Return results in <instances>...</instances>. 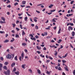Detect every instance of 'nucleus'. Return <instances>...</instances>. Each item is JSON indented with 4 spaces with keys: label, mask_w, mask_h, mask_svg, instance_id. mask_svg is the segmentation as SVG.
Segmentation results:
<instances>
[{
    "label": "nucleus",
    "mask_w": 75,
    "mask_h": 75,
    "mask_svg": "<svg viewBox=\"0 0 75 75\" xmlns=\"http://www.w3.org/2000/svg\"><path fill=\"white\" fill-rule=\"evenodd\" d=\"M24 53H22L21 54V56H20L19 58V60L21 61V58H22V59H23V58L24 57Z\"/></svg>",
    "instance_id": "nucleus-1"
},
{
    "label": "nucleus",
    "mask_w": 75,
    "mask_h": 75,
    "mask_svg": "<svg viewBox=\"0 0 75 75\" xmlns=\"http://www.w3.org/2000/svg\"><path fill=\"white\" fill-rule=\"evenodd\" d=\"M4 72L6 75H10V71L9 70H7L6 71H4Z\"/></svg>",
    "instance_id": "nucleus-2"
},
{
    "label": "nucleus",
    "mask_w": 75,
    "mask_h": 75,
    "mask_svg": "<svg viewBox=\"0 0 75 75\" xmlns=\"http://www.w3.org/2000/svg\"><path fill=\"white\" fill-rule=\"evenodd\" d=\"M6 58H8L9 59H10L11 58V55H10V54H8V55L6 56Z\"/></svg>",
    "instance_id": "nucleus-3"
},
{
    "label": "nucleus",
    "mask_w": 75,
    "mask_h": 75,
    "mask_svg": "<svg viewBox=\"0 0 75 75\" xmlns=\"http://www.w3.org/2000/svg\"><path fill=\"white\" fill-rule=\"evenodd\" d=\"M68 30L70 31V30H73V28H72L71 26H69L68 28Z\"/></svg>",
    "instance_id": "nucleus-4"
},
{
    "label": "nucleus",
    "mask_w": 75,
    "mask_h": 75,
    "mask_svg": "<svg viewBox=\"0 0 75 75\" xmlns=\"http://www.w3.org/2000/svg\"><path fill=\"white\" fill-rule=\"evenodd\" d=\"M65 67H64V69H65V71H68V67L66 65H65Z\"/></svg>",
    "instance_id": "nucleus-5"
},
{
    "label": "nucleus",
    "mask_w": 75,
    "mask_h": 75,
    "mask_svg": "<svg viewBox=\"0 0 75 75\" xmlns=\"http://www.w3.org/2000/svg\"><path fill=\"white\" fill-rule=\"evenodd\" d=\"M15 65H16V63L15 62L13 63L11 65V67H13L14 66H15Z\"/></svg>",
    "instance_id": "nucleus-6"
},
{
    "label": "nucleus",
    "mask_w": 75,
    "mask_h": 75,
    "mask_svg": "<svg viewBox=\"0 0 75 75\" xmlns=\"http://www.w3.org/2000/svg\"><path fill=\"white\" fill-rule=\"evenodd\" d=\"M25 64H23L22 65L21 67L23 69H25Z\"/></svg>",
    "instance_id": "nucleus-7"
},
{
    "label": "nucleus",
    "mask_w": 75,
    "mask_h": 75,
    "mask_svg": "<svg viewBox=\"0 0 75 75\" xmlns=\"http://www.w3.org/2000/svg\"><path fill=\"white\" fill-rule=\"evenodd\" d=\"M3 68L5 70H7V67L6 66H4L3 67Z\"/></svg>",
    "instance_id": "nucleus-8"
},
{
    "label": "nucleus",
    "mask_w": 75,
    "mask_h": 75,
    "mask_svg": "<svg viewBox=\"0 0 75 75\" xmlns=\"http://www.w3.org/2000/svg\"><path fill=\"white\" fill-rule=\"evenodd\" d=\"M22 35H23H23H24L25 34V32H24V31L23 30H22Z\"/></svg>",
    "instance_id": "nucleus-9"
},
{
    "label": "nucleus",
    "mask_w": 75,
    "mask_h": 75,
    "mask_svg": "<svg viewBox=\"0 0 75 75\" xmlns=\"http://www.w3.org/2000/svg\"><path fill=\"white\" fill-rule=\"evenodd\" d=\"M30 39L32 40H34V41H35L36 40V39L35 38H30Z\"/></svg>",
    "instance_id": "nucleus-10"
},
{
    "label": "nucleus",
    "mask_w": 75,
    "mask_h": 75,
    "mask_svg": "<svg viewBox=\"0 0 75 75\" xmlns=\"http://www.w3.org/2000/svg\"><path fill=\"white\" fill-rule=\"evenodd\" d=\"M22 4H25V3H26V1H22Z\"/></svg>",
    "instance_id": "nucleus-11"
},
{
    "label": "nucleus",
    "mask_w": 75,
    "mask_h": 75,
    "mask_svg": "<svg viewBox=\"0 0 75 75\" xmlns=\"http://www.w3.org/2000/svg\"><path fill=\"white\" fill-rule=\"evenodd\" d=\"M37 49L38 50H40V49L41 48V47H39V46H38L36 47Z\"/></svg>",
    "instance_id": "nucleus-12"
},
{
    "label": "nucleus",
    "mask_w": 75,
    "mask_h": 75,
    "mask_svg": "<svg viewBox=\"0 0 75 75\" xmlns=\"http://www.w3.org/2000/svg\"><path fill=\"white\" fill-rule=\"evenodd\" d=\"M51 71H50L49 72L48 71H47V73L48 75H50L51 74Z\"/></svg>",
    "instance_id": "nucleus-13"
},
{
    "label": "nucleus",
    "mask_w": 75,
    "mask_h": 75,
    "mask_svg": "<svg viewBox=\"0 0 75 75\" xmlns=\"http://www.w3.org/2000/svg\"><path fill=\"white\" fill-rule=\"evenodd\" d=\"M72 35L73 37H74L75 35V32L73 31L72 33Z\"/></svg>",
    "instance_id": "nucleus-14"
},
{
    "label": "nucleus",
    "mask_w": 75,
    "mask_h": 75,
    "mask_svg": "<svg viewBox=\"0 0 75 75\" xmlns=\"http://www.w3.org/2000/svg\"><path fill=\"white\" fill-rule=\"evenodd\" d=\"M61 29L60 28L58 31V34H60V33H61Z\"/></svg>",
    "instance_id": "nucleus-15"
},
{
    "label": "nucleus",
    "mask_w": 75,
    "mask_h": 75,
    "mask_svg": "<svg viewBox=\"0 0 75 75\" xmlns=\"http://www.w3.org/2000/svg\"><path fill=\"white\" fill-rule=\"evenodd\" d=\"M8 42H9V40H6L4 42V43Z\"/></svg>",
    "instance_id": "nucleus-16"
},
{
    "label": "nucleus",
    "mask_w": 75,
    "mask_h": 75,
    "mask_svg": "<svg viewBox=\"0 0 75 75\" xmlns=\"http://www.w3.org/2000/svg\"><path fill=\"white\" fill-rule=\"evenodd\" d=\"M8 64V62H5L4 63V65H7Z\"/></svg>",
    "instance_id": "nucleus-17"
},
{
    "label": "nucleus",
    "mask_w": 75,
    "mask_h": 75,
    "mask_svg": "<svg viewBox=\"0 0 75 75\" xmlns=\"http://www.w3.org/2000/svg\"><path fill=\"white\" fill-rule=\"evenodd\" d=\"M54 6V5H52V4L50 5V6H49V8H52V7H53Z\"/></svg>",
    "instance_id": "nucleus-18"
},
{
    "label": "nucleus",
    "mask_w": 75,
    "mask_h": 75,
    "mask_svg": "<svg viewBox=\"0 0 75 75\" xmlns=\"http://www.w3.org/2000/svg\"><path fill=\"white\" fill-rule=\"evenodd\" d=\"M15 74L16 75H19V71H16L15 72Z\"/></svg>",
    "instance_id": "nucleus-19"
},
{
    "label": "nucleus",
    "mask_w": 75,
    "mask_h": 75,
    "mask_svg": "<svg viewBox=\"0 0 75 75\" xmlns=\"http://www.w3.org/2000/svg\"><path fill=\"white\" fill-rule=\"evenodd\" d=\"M15 60L16 61H18V59H17V56H16L14 58Z\"/></svg>",
    "instance_id": "nucleus-20"
},
{
    "label": "nucleus",
    "mask_w": 75,
    "mask_h": 75,
    "mask_svg": "<svg viewBox=\"0 0 75 75\" xmlns=\"http://www.w3.org/2000/svg\"><path fill=\"white\" fill-rule=\"evenodd\" d=\"M37 71L38 74H41V71H40V69H38Z\"/></svg>",
    "instance_id": "nucleus-21"
},
{
    "label": "nucleus",
    "mask_w": 75,
    "mask_h": 75,
    "mask_svg": "<svg viewBox=\"0 0 75 75\" xmlns=\"http://www.w3.org/2000/svg\"><path fill=\"white\" fill-rule=\"evenodd\" d=\"M1 19L3 20L4 21H5V18L4 17H1Z\"/></svg>",
    "instance_id": "nucleus-22"
},
{
    "label": "nucleus",
    "mask_w": 75,
    "mask_h": 75,
    "mask_svg": "<svg viewBox=\"0 0 75 75\" xmlns=\"http://www.w3.org/2000/svg\"><path fill=\"white\" fill-rule=\"evenodd\" d=\"M35 29L36 30H38V26L36 25L35 26Z\"/></svg>",
    "instance_id": "nucleus-23"
},
{
    "label": "nucleus",
    "mask_w": 75,
    "mask_h": 75,
    "mask_svg": "<svg viewBox=\"0 0 75 75\" xmlns=\"http://www.w3.org/2000/svg\"><path fill=\"white\" fill-rule=\"evenodd\" d=\"M0 23H1V24H3V23H6V22L5 21H0Z\"/></svg>",
    "instance_id": "nucleus-24"
},
{
    "label": "nucleus",
    "mask_w": 75,
    "mask_h": 75,
    "mask_svg": "<svg viewBox=\"0 0 75 75\" xmlns=\"http://www.w3.org/2000/svg\"><path fill=\"white\" fill-rule=\"evenodd\" d=\"M62 61L63 63H66V62H67V61H66V60H62Z\"/></svg>",
    "instance_id": "nucleus-25"
},
{
    "label": "nucleus",
    "mask_w": 75,
    "mask_h": 75,
    "mask_svg": "<svg viewBox=\"0 0 75 75\" xmlns=\"http://www.w3.org/2000/svg\"><path fill=\"white\" fill-rule=\"evenodd\" d=\"M15 40V39L14 38H12V39L11 40V42H12L13 41H14Z\"/></svg>",
    "instance_id": "nucleus-26"
},
{
    "label": "nucleus",
    "mask_w": 75,
    "mask_h": 75,
    "mask_svg": "<svg viewBox=\"0 0 75 75\" xmlns=\"http://www.w3.org/2000/svg\"><path fill=\"white\" fill-rule=\"evenodd\" d=\"M40 57H42V58H44V57H45L44 55H43L42 56V54H40Z\"/></svg>",
    "instance_id": "nucleus-27"
},
{
    "label": "nucleus",
    "mask_w": 75,
    "mask_h": 75,
    "mask_svg": "<svg viewBox=\"0 0 75 75\" xmlns=\"http://www.w3.org/2000/svg\"><path fill=\"white\" fill-rule=\"evenodd\" d=\"M55 53L54 55H55V56H57V54H58V53L57 51H55Z\"/></svg>",
    "instance_id": "nucleus-28"
},
{
    "label": "nucleus",
    "mask_w": 75,
    "mask_h": 75,
    "mask_svg": "<svg viewBox=\"0 0 75 75\" xmlns=\"http://www.w3.org/2000/svg\"><path fill=\"white\" fill-rule=\"evenodd\" d=\"M20 28H21V29H23V28H22L23 27V25H22L20 24Z\"/></svg>",
    "instance_id": "nucleus-29"
},
{
    "label": "nucleus",
    "mask_w": 75,
    "mask_h": 75,
    "mask_svg": "<svg viewBox=\"0 0 75 75\" xmlns=\"http://www.w3.org/2000/svg\"><path fill=\"white\" fill-rule=\"evenodd\" d=\"M16 68H14L13 70V72H16Z\"/></svg>",
    "instance_id": "nucleus-30"
},
{
    "label": "nucleus",
    "mask_w": 75,
    "mask_h": 75,
    "mask_svg": "<svg viewBox=\"0 0 75 75\" xmlns=\"http://www.w3.org/2000/svg\"><path fill=\"white\" fill-rule=\"evenodd\" d=\"M0 68H3V64L1 63L0 64Z\"/></svg>",
    "instance_id": "nucleus-31"
},
{
    "label": "nucleus",
    "mask_w": 75,
    "mask_h": 75,
    "mask_svg": "<svg viewBox=\"0 0 75 75\" xmlns=\"http://www.w3.org/2000/svg\"><path fill=\"white\" fill-rule=\"evenodd\" d=\"M24 19H25V21H26L27 20V19H28V18H27V17H25V18Z\"/></svg>",
    "instance_id": "nucleus-32"
},
{
    "label": "nucleus",
    "mask_w": 75,
    "mask_h": 75,
    "mask_svg": "<svg viewBox=\"0 0 75 75\" xmlns=\"http://www.w3.org/2000/svg\"><path fill=\"white\" fill-rule=\"evenodd\" d=\"M7 2H6V3L8 4V3H10V1L9 0H7Z\"/></svg>",
    "instance_id": "nucleus-33"
},
{
    "label": "nucleus",
    "mask_w": 75,
    "mask_h": 75,
    "mask_svg": "<svg viewBox=\"0 0 75 75\" xmlns=\"http://www.w3.org/2000/svg\"><path fill=\"white\" fill-rule=\"evenodd\" d=\"M74 3V1H72L70 3V4H72Z\"/></svg>",
    "instance_id": "nucleus-34"
},
{
    "label": "nucleus",
    "mask_w": 75,
    "mask_h": 75,
    "mask_svg": "<svg viewBox=\"0 0 75 75\" xmlns=\"http://www.w3.org/2000/svg\"><path fill=\"white\" fill-rule=\"evenodd\" d=\"M56 10L55 9H54L53 10H51L50 11L52 12H54V11H56Z\"/></svg>",
    "instance_id": "nucleus-35"
},
{
    "label": "nucleus",
    "mask_w": 75,
    "mask_h": 75,
    "mask_svg": "<svg viewBox=\"0 0 75 75\" xmlns=\"http://www.w3.org/2000/svg\"><path fill=\"white\" fill-rule=\"evenodd\" d=\"M16 38H18L19 37V35H15Z\"/></svg>",
    "instance_id": "nucleus-36"
},
{
    "label": "nucleus",
    "mask_w": 75,
    "mask_h": 75,
    "mask_svg": "<svg viewBox=\"0 0 75 75\" xmlns=\"http://www.w3.org/2000/svg\"><path fill=\"white\" fill-rule=\"evenodd\" d=\"M12 25H13V28H14V27H16V24H12Z\"/></svg>",
    "instance_id": "nucleus-37"
},
{
    "label": "nucleus",
    "mask_w": 75,
    "mask_h": 75,
    "mask_svg": "<svg viewBox=\"0 0 75 75\" xmlns=\"http://www.w3.org/2000/svg\"><path fill=\"white\" fill-rule=\"evenodd\" d=\"M52 21L53 22H54V23H55V22H56V21L55 20V19H54V18H53L52 20Z\"/></svg>",
    "instance_id": "nucleus-38"
},
{
    "label": "nucleus",
    "mask_w": 75,
    "mask_h": 75,
    "mask_svg": "<svg viewBox=\"0 0 75 75\" xmlns=\"http://www.w3.org/2000/svg\"><path fill=\"white\" fill-rule=\"evenodd\" d=\"M17 4H18L17 2H16L14 4V5L15 6H17Z\"/></svg>",
    "instance_id": "nucleus-39"
},
{
    "label": "nucleus",
    "mask_w": 75,
    "mask_h": 75,
    "mask_svg": "<svg viewBox=\"0 0 75 75\" xmlns=\"http://www.w3.org/2000/svg\"><path fill=\"white\" fill-rule=\"evenodd\" d=\"M70 25H71V26H74V24L70 23Z\"/></svg>",
    "instance_id": "nucleus-40"
},
{
    "label": "nucleus",
    "mask_w": 75,
    "mask_h": 75,
    "mask_svg": "<svg viewBox=\"0 0 75 75\" xmlns=\"http://www.w3.org/2000/svg\"><path fill=\"white\" fill-rule=\"evenodd\" d=\"M67 55H68V53H66L65 55H64V57L65 58V57H67Z\"/></svg>",
    "instance_id": "nucleus-41"
},
{
    "label": "nucleus",
    "mask_w": 75,
    "mask_h": 75,
    "mask_svg": "<svg viewBox=\"0 0 75 75\" xmlns=\"http://www.w3.org/2000/svg\"><path fill=\"white\" fill-rule=\"evenodd\" d=\"M0 59L1 61H3V57H1Z\"/></svg>",
    "instance_id": "nucleus-42"
},
{
    "label": "nucleus",
    "mask_w": 75,
    "mask_h": 75,
    "mask_svg": "<svg viewBox=\"0 0 75 75\" xmlns=\"http://www.w3.org/2000/svg\"><path fill=\"white\" fill-rule=\"evenodd\" d=\"M58 70H59V71H61V68L60 67H59L58 68Z\"/></svg>",
    "instance_id": "nucleus-43"
},
{
    "label": "nucleus",
    "mask_w": 75,
    "mask_h": 75,
    "mask_svg": "<svg viewBox=\"0 0 75 75\" xmlns=\"http://www.w3.org/2000/svg\"><path fill=\"white\" fill-rule=\"evenodd\" d=\"M29 35L30 36V37H34V36H33V35L32 34H30Z\"/></svg>",
    "instance_id": "nucleus-44"
},
{
    "label": "nucleus",
    "mask_w": 75,
    "mask_h": 75,
    "mask_svg": "<svg viewBox=\"0 0 75 75\" xmlns=\"http://www.w3.org/2000/svg\"><path fill=\"white\" fill-rule=\"evenodd\" d=\"M73 73L74 75H75V69L74 70Z\"/></svg>",
    "instance_id": "nucleus-45"
},
{
    "label": "nucleus",
    "mask_w": 75,
    "mask_h": 75,
    "mask_svg": "<svg viewBox=\"0 0 75 75\" xmlns=\"http://www.w3.org/2000/svg\"><path fill=\"white\" fill-rule=\"evenodd\" d=\"M29 71H30V72H31V73H32V72H33L32 70L31 69H29Z\"/></svg>",
    "instance_id": "nucleus-46"
},
{
    "label": "nucleus",
    "mask_w": 75,
    "mask_h": 75,
    "mask_svg": "<svg viewBox=\"0 0 75 75\" xmlns=\"http://www.w3.org/2000/svg\"><path fill=\"white\" fill-rule=\"evenodd\" d=\"M49 58L50 59H51V60H52V59H53V58H52L51 57H49Z\"/></svg>",
    "instance_id": "nucleus-47"
},
{
    "label": "nucleus",
    "mask_w": 75,
    "mask_h": 75,
    "mask_svg": "<svg viewBox=\"0 0 75 75\" xmlns=\"http://www.w3.org/2000/svg\"><path fill=\"white\" fill-rule=\"evenodd\" d=\"M16 29L17 30V31H19V30H20V29H19V28H16Z\"/></svg>",
    "instance_id": "nucleus-48"
},
{
    "label": "nucleus",
    "mask_w": 75,
    "mask_h": 75,
    "mask_svg": "<svg viewBox=\"0 0 75 75\" xmlns=\"http://www.w3.org/2000/svg\"><path fill=\"white\" fill-rule=\"evenodd\" d=\"M26 8H31V7L30 6H27L25 7Z\"/></svg>",
    "instance_id": "nucleus-49"
},
{
    "label": "nucleus",
    "mask_w": 75,
    "mask_h": 75,
    "mask_svg": "<svg viewBox=\"0 0 75 75\" xmlns=\"http://www.w3.org/2000/svg\"><path fill=\"white\" fill-rule=\"evenodd\" d=\"M22 45H26V44H25V43H23L22 44Z\"/></svg>",
    "instance_id": "nucleus-50"
},
{
    "label": "nucleus",
    "mask_w": 75,
    "mask_h": 75,
    "mask_svg": "<svg viewBox=\"0 0 75 75\" xmlns=\"http://www.w3.org/2000/svg\"><path fill=\"white\" fill-rule=\"evenodd\" d=\"M38 37L39 36L38 35H36L35 36V37L36 38L38 39V38H39V37Z\"/></svg>",
    "instance_id": "nucleus-51"
},
{
    "label": "nucleus",
    "mask_w": 75,
    "mask_h": 75,
    "mask_svg": "<svg viewBox=\"0 0 75 75\" xmlns=\"http://www.w3.org/2000/svg\"><path fill=\"white\" fill-rule=\"evenodd\" d=\"M7 7L10 8L11 7V5H9L7 6Z\"/></svg>",
    "instance_id": "nucleus-52"
},
{
    "label": "nucleus",
    "mask_w": 75,
    "mask_h": 75,
    "mask_svg": "<svg viewBox=\"0 0 75 75\" xmlns=\"http://www.w3.org/2000/svg\"><path fill=\"white\" fill-rule=\"evenodd\" d=\"M37 53H38V54H40V53H41V52H40L39 51H37Z\"/></svg>",
    "instance_id": "nucleus-53"
},
{
    "label": "nucleus",
    "mask_w": 75,
    "mask_h": 75,
    "mask_svg": "<svg viewBox=\"0 0 75 75\" xmlns=\"http://www.w3.org/2000/svg\"><path fill=\"white\" fill-rule=\"evenodd\" d=\"M58 62H61V60L60 59H59L58 60Z\"/></svg>",
    "instance_id": "nucleus-54"
},
{
    "label": "nucleus",
    "mask_w": 75,
    "mask_h": 75,
    "mask_svg": "<svg viewBox=\"0 0 75 75\" xmlns=\"http://www.w3.org/2000/svg\"><path fill=\"white\" fill-rule=\"evenodd\" d=\"M44 34H45V35H47L48 34V33L47 32H45L44 33Z\"/></svg>",
    "instance_id": "nucleus-55"
},
{
    "label": "nucleus",
    "mask_w": 75,
    "mask_h": 75,
    "mask_svg": "<svg viewBox=\"0 0 75 75\" xmlns=\"http://www.w3.org/2000/svg\"><path fill=\"white\" fill-rule=\"evenodd\" d=\"M36 12H37V13H40V12L39 11H38L37 10H36Z\"/></svg>",
    "instance_id": "nucleus-56"
},
{
    "label": "nucleus",
    "mask_w": 75,
    "mask_h": 75,
    "mask_svg": "<svg viewBox=\"0 0 75 75\" xmlns=\"http://www.w3.org/2000/svg\"><path fill=\"white\" fill-rule=\"evenodd\" d=\"M25 5H21V7H25Z\"/></svg>",
    "instance_id": "nucleus-57"
},
{
    "label": "nucleus",
    "mask_w": 75,
    "mask_h": 75,
    "mask_svg": "<svg viewBox=\"0 0 75 75\" xmlns=\"http://www.w3.org/2000/svg\"><path fill=\"white\" fill-rule=\"evenodd\" d=\"M34 21H35V23H36V22H37V19H34Z\"/></svg>",
    "instance_id": "nucleus-58"
},
{
    "label": "nucleus",
    "mask_w": 75,
    "mask_h": 75,
    "mask_svg": "<svg viewBox=\"0 0 75 75\" xmlns=\"http://www.w3.org/2000/svg\"><path fill=\"white\" fill-rule=\"evenodd\" d=\"M31 25L32 27H34V26L35 25L34 24H31Z\"/></svg>",
    "instance_id": "nucleus-59"
},
{
    "label": "nucleus",
    "mask_w": 75,
    "mask_h": 75,
    "mask_svg": "<svg viewBox=\"0 0 75 75\" xmlns=\"http://www.w3.org/2000/svg\"><path fill=\"white\" fill-rule=\"evenodd\" d=\"M19 21H17L16 22V24H18L19 23Z\"/></svg>",
    "instance_id": "nucleus-60"
},
{
    "label": "nucleus",
    "mask_w": 75,
    "mask_h": 75,
    "mask_svg": "<svg viewBox=\"0 0 75 75\" xmlns=\"http://www.w3.org/2000/svg\"><path fill=\"white\" fill-rule=\"evenodd\" d=\"M8 36V34H6V37L7 38Z\"/></svg>",
    "instance_id": "nucleus-61"
},
{
    "label": "nucleus",
    "mask_w": 75,
    "mask_h": 75,
    "mask_svg": "<svg viewBox=\"0 0 75 75\" xmlns=\"http://www.w3.org/2000/svg\"><path fill=\"white\" fill-rule=\"evenodd\" d=\"M60 48L62 49V48H63V46H62V45H61L60 46Z\"/></svg>",
    "instance_id": "nucleus-62"
},
{
    "label": "nucleus",
    "mask_w": 75,
    "mask_h": 75,
    "mask_svg": "<svg viewBox=\"0 0 75 75\" xmlns=\"http://www.w3.org/2000/svg\"><path fill=\"white\" fill-rule=\"evenodd\" d=\"M50 38V37L49 36H47L46 38H47L49 39V38Z\"/></svg>",
    "instance_id": "nucleus-63"
},
{
    "label": "nucleus",
    "mask_w": 75,
    "mask_h": 75,
    "mask_svg": "<svg viewBox=\"0 0 75 75\" xmlns=\"http://www.w3.org/2000/svg\"><path fill=\"white\" fill-rule=\"evenodd\" d=\"M62 74L63 75H66V74H65V73L64 72L62 73Z\"/></svg>",
    "instance_id": "nucleus-64"
}]
</instances>
